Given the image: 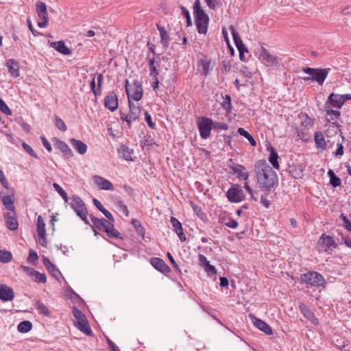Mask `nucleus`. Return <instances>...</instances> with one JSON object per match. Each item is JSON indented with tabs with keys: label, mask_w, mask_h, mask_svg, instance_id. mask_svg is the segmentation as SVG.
Masks as SVG:
<instances>
[{
	"label": "nucleus",
	"mask_w": 351,
	"mask_h": 351,
	"mask_svg": "<svg viewBox=\"0 0 351 351\" xmlns=\"http://www.w3.org/2000/svg\"><path fill=\"white\" fill-rule=\"evenodd\" d=\"M133 88L130 90V97H128V103L131 101V99H134L138 101L143 97V87L141 81L137 79L133 80L132 82Z\"/></svg>",
	"instance_id": "10"
},
{
	"label": "nucleus",
	"mask_w": 351,
	"mask_h": 351,
	"mask_svg": "<svg viewBox=\"0 0 351 351\" xmlns=\"http://www.w3.org/2000/svg\"><path fill=\"white\" fill-rule=\"evenodd\" d=\"M51 46L56 51L64 55H71V51L65 45L64 41L52 42Z\"/></svg>",
	"instance_id": "25"
},
{
	"label": "nucleus",
	"mask_w": 351,
	"mask_h": 351,
	"mask_svg": "<svg viewBox=\"0 0 351 351\" xmlns=\"http://www.w3.org/2000/svg\"><path fill=\"white\" fill-rule=\"evenodd\" d=\"M37 308L45 316L49 317L50 316V311L43 303L40 302H36Z\"/></svg>",
	"instance_id": "49"
},
{
	"label": "nucleus",
	"mask_w": 351,
	"mask_h": 351,
	"mask_svg": "<svg viewBox=\"0 0 351 351\" xmlns=\"http://www.w3.org/2000/svg\"><path fill=\"white\" fill-rule=\"evenodd\" d=\"M329 69H313L311 67H306L303 69V71L305 73L309 74L311 76H306L303 78L305 82L307 81H315L319 85H322L324 80H326Z\"/></svg>",
	"instance_id": "3"
},
{
	"label": "nucleus",
	"mask_w": 351,
	"mask_h": 351,
	"mask_svg": "<svg viewBox=\"0 0 351 351\" xmlns=\"http://www.w3.org/2000/svg\"><path fill=\"white\" fill-rule=\"evenodd\" d=\"M2 202L5 208L10 212L15 211V207L12 197L9 195L4 196L2 199Z\"/></svg>",
	"instance_id": "38"
},
{
	"label": "nucleus",
	"mask_w": 351,
	"mask_h": 351,
	"mask_svg": "<svg viewBox=\"0 0 351 351\" xmlns=\"http://www.w3.org/2000/svg\"><path fill=\"white\" fill-rule=\"evenodd\" d=\"M197 123L200 136L206 139L210 136V130L213 127V121L210 118L202 117L199 119Z\"/></svg>",
	"instance_id": "7"
},
{
	"label": "nucleus",
	"mask_w": 351,
	"mask_h": 351,
	"mask_svg": "<svg viewBox=\"0 0 351 351\" xmlns=\"http://www.w3.org/2000/svg\"><path fill=\"white\" fill-rule=\"evenodd\" d=\"M71 207L75 210L76 214L86 223H88L87 215L88 210L82 199L77 195H73L71 197Z\"/></svg>",
	"instance_id": "4"
},
{
	"label": "nucleus",
	"mask_w": 351,
	"mask_h": 351,
	"mask_svg": "<svg viewBox=\"0 0 351 351\" xmlns=\"http://www.w3.org/2000/svg\"><path fill=\"white\" fill-rule=\"evenodd\" d=\"M38 256L37 253L33 250H30L29 254L27 258V262L32 265H36L38 263Z\"/></svg>",
	"instance_id": "46"
},
{
	"label": "nucleus",
	"mask_w": 351,
	"mask_h": 351,
	"mask_svg": "<svg viewBox=\"0 0 351 351\" xmlns=\"http://www.w3.org/2000/svg\"><path fill=\"white\" fill-rule=\"evenodd\" d=\"M132 223L134 226L136 232L141 236L142 239L145 240L146 239H149L148 237H145V228L141 225L140 221L134 219L132 220Z\"/></svg>",
	"instance_id": "34"
},
{
	"label": "nucleus",
	"mask_w": 351,
	"mask_h": 351,
	"mask_svg": "<svg viewBox=\"0 0 351 351\" xmlns=\"http://www.w3.org/2000/svg\"><path fill=\"white\" fill-rule=\"evenodd\" d=\"M36 12L40 21H38V27L45 28L48 25L49 16L47 6L45 3L38 1L36 4Z\"/></svg>",
	"instance_id": "8"
},
{
	"label": "nucleus",
	"mask_w": 351,
	"mask_h": 351,
	"mask_svg": "<svg viewBox=\"0 0 351 351\" xmlns=\"http://www.w3.org/2000/svg\"><path fill=\"white\" fill-rule=\"evenodd\" d=\"M43 263L49 272L51 273L53 276L57 277L58 271L51 263L50 261L47 258H45L43 260Z\"/></svg>",
	"instance_id": "43"
},
{
	"label": "nucleus",
	"mask_w": 351,
	"mask_h": 351,
	"mask_svg": "<svg viewBox=\"0 0 351 351\" xmlns=\"http://www.w3.org/2000/svg\"><path fill=\"white\" fill-rule=\"evenodd\" d=\"M193 14L198 33L206 34L208 30L209 18L201 8L200 0L195 1Z\"/></svg>",
	"instance_id": "2"
},
{
	"label": "nucleus",
	"mask_w": 351,
	"mask_h": 351,
	"mask_svg": "<svg viewBox=\"0 0 351 351\" xmlns=\"http://www.w3.org/2000/svg\"><path fill=\"white\" fill-rule=\"evenodd\" d=\"M305 119L302 121V124L305 127L306 129H308L310 127H311L312 121L311 119L306 115H304Z\"/></svg>",
	"instance_id": "63"
},
{
	"label": "nucleus",
	"mask_w": 351,
	"mask_h": 351,
	"mask_svg": "<svg viewBox=\"0 0 351 351\" xmlns=\"http://www.w3.org/2000/svg\"><path fill=\"white\" fill-rule=\"evenodd\" d=\"M12 253L7 250H0V262L3 263H9L12 261Z\"/></svg>",
	"instance_id": "41"
},
{
	"label": "nucleus",
	"mask_w": 351,
	"mask_h": 351,
	"mask_svg": "<svg viewBox=\"0 0 351 351\" xmlns=\"http://www.w3.org/2000/svg\"><path fill=\"white\" fill-rule=\"evenodd\" d=\"M129 121L128 126H131L132 121H134L138 119L140 114L141 113V108L138 104H135L132 101L129 103Z\"/></svg>",
	"instance_id": "16"
},
{
	"label": "nucleus",
	"mask_w": 351,
	"mask_h": 351,
	"mask_svg": "<svg viewBox=\"0 0 351 351\" xmlns=\"http://www.w3.org/2000/svg\"><path fill=\"white\" fill-rule=\"evenodd\" d=\"M288 173L295 179L301 178L303 176L302 167H297L295 165H289L287 169Z\"/></svg>",
	"instance_id": "31"
},
{
	"label": "nucleus",
	"mask_w": 351,
	"mask_h": 351,
	"mask_svg": "<svg viewBox=\"0 0 351 351\" xmlns=\"http://www.w3.org/2000/svg\"><path fill=\"white\" fill-rule=\"evenodd\" d=\"M5 65L8 69V72L12 77H17L19 76L20 67L19 64L16 60L14 59H9L6 61Z\"/></svg>",
	"instance_id": "21"
},
{
	"label": "nucleus",
	"mask_w": 351,
	"mask_h": 351,
	"mask_svg": "<svg viewBox=\"0 0 351 351\" xmlns=\"http://www.w3.org/2000/svg\"><path fill=\"white\" fill-rule=\"evenodd\" d=\"M90 219L93 225L99 230H104L105 231L106 229L112 228V221L110 220L108 221L104 218L98 219L94 216H90Z\"/></svg>",
	"instance_id": "18"
},
{
	"label": "nucleus",
	"mask_w": 351,
	"mask_h": 351,
	"mask_svg": "<svg viewBox=\"0 0 351 351\" xmlns=\"http://www.w3.org/2000/svg\"><path fill=\"white\" fill-rule=\"evenodd\" d=\"M180 10H182V14L186 17V23L187 26H191L192 25V21L191 19L190 13L188 11V10L184 7L183 5L180 6Z\"/></svg>",
	"instance_id": "52"
},
{
	"label": "nucleus",
	"mask_w": 351,
	"mask_h": 351,
	"mask_svg": "<svg viewBox=\"0 0 351 351\" xmlns=\"http://www.w3.org/2000/svg\"><path fill=\"white\" fill-rule=\"evenodd\" d=\"M315 142L316 146L318 148H321L322 150L325 149L326 147V143L325 141V138L323 136V134L321 132H316L315 134Z\"/></svg>",
	"instance_id": "33"
},
{
	"label": "nucleus",
	"mask_w": 351,
	"mask_h": 351,
	"mask_svg": "<svg viewBox=\"0 0 351 351\" xmlns=\"http://www.w3.org/2000/svg\"><path fill=\"white\" fill-rule=\"evenodd\" d=\"M337 246L336 243H319L317 248L319 251H324L330 254L332 249L335 248Z\"/></svg>",
	"instance_id": "37"
},
{
	"label": "nucleus",
	"mask_w": 351,
	"mask_h": 351,
	"mask_svg": "<svg viewBox=\"0 0 351 351\" xmlns=\"http://www.w3.org/2000/svg\"><path fill=\"white\" fill-rule=\"evenodd\" d=\"M330 184L333 186V187H337V186H339L341 184V179L336 176V175L335 176H333L332 178H331L330 179Z\"/></svg>",
	"instance_id": "58"
},
{
	"label": "nucleus",
	"mask_w": 351,
	"mask_h": 351,
	"mask_svg": "<svg viewBox=\"0 0 351 351\" xmlns=\"http://www.w3.org/2000/svg\"><path fill=\"white\" fill-rule=\"evenodd\" d=\"M90 88H91V90L92 92L93 93V94L95 95V96H97V95H100L101 93V88L99 89V87L97 86V88H96L95 87V77L93 78L92 81L90 82Z\"/></svg>",
	"instance_id": "56"
},
{
	"label": "nucleus",
	"mask_w": 351,
	"mask_h": 351,
	"mask_svg": "<svg viewBox=\"0 0 351 351\" xmlns=\"http://www.w3.org/2000/svg\"><path fill=\"white\" fill-rule=\"evenodd\" d=\"M70 143L80 154H84L87 151V145L80 140L71 138Z\"/></svg>",
	"instance_id": "27"
},
{
	"label": "nucleus",
	"mask_w": 351,
	"mask_h": 351,
	"mask_svg": "<svg viewBox=\"0 0 351 351\" xmlns=\"http://www.w3.org/2000/svg\"><path fill=\"white\" fill-rule=\"evenodd\" d=\"M208 7L210 9L215 10L217 6L221 5L220 0H205Z\"/></svg>",
	"instance_id": "54"
},
{
	"label": "nucleus",
	"mask_w": 351,
	"mask_h": 351,
	"mask_svg": "<svg viewBox=\"0 0 351 351\" xmlns=\"http://www.w3.org/2000/svg\"><path fill=\"white\" fill-rule=\"evenodd\" d=\"M32 328V324L29 321H23L18 326V330L21 332H27Z\"/></svg>",
	"instance_id": "42"
},
{
	"label": "nucleus",
	"mask_w": 351,
	"mask_h": 351,
	"mask_svg": "<svg viewBox=\"0 0 351 351\" xmlns=\"http://www.w3.org/2000/svg\"><path fill=\"white\" fill-rule=\"evenodd\" d=\"M194 213L196 214V215L201 219L204 220V219L206 218V214L202 210V208L193 202H191L190 203Z\"/></svg>",
	"instance_id": "39"
},
{
	"label": "nucleus",
	"mask_w": 351,
	"mask_h": 351,
	"mask_svg": "<svg viewBox=\"0 0 351 351\" xmlns=\"http://www.w3.org/2000/svg\"><path fill=\"white\" fill-rule=\"evenodd\" d=\"M74 325L82 332L86 335L91 336L93 334L92 330L88 323V321L84 317L82 319L76 320L74 322Z\"/></svg>",
	"instance_id": "20"
},
{
	"label": "nucleus",
	"mask_w": 351,
	"mask_h": 351,
	"mask_svg": "<svg viewBox=\"0 0 351 351\" xmlns=\"http://www.w3.org/2000/svg\"><path fill=\"white\" fill-rule=\"evenodd\" d=\"M228 126L223 122H213V129L228 130Z\"/></svg>",
	"instance_id": "59"
},
{
	"label": "nucleus",
	"mask_w": 351,
	"mask_h": 351,
	"mask_svg": "<svg viewBox=\"0 0 351 351\" xmlns=\"http://www.w3.org/2000/svg\"><path fill=\"white\" fill-rule=\"evenodd\" d=\"M149 66L150 69V75L154 77H156L158 74V71L156 69V66L154 64V58H149Z\"/></svg>",
	"instance_id": "50"
},
{
	"label": "nucleus",
	"mask_w": 351,
	"mask_h": 351,
	"mask_svg": "<svg viewBox=\"0 0 351 351\" xmlns=\"http://www.w3.org/2000/svg\"><path fill=\"white\" fill-rule=\"evenodd\" d=\"M227 197L231 202H240L244 197V193L239 185H234L227 191Z\"/></svg>",
	"instance_id": "9"
},
{
	"label": "nucleus",
	"mask_w": 351,
	"mask_h": 351,
	"mask_svg": "<svg viewBox=\"0 0 351 351\" xmlns=\"http://www.w3.org/2000/svg\"><path fill=\"white\" fill-rule=\"evenodd\" d=\"M229 162L231 163L229 165L230 169L232 171L233 173L237 175L240 180H247L248 179L249 174L245 171L244 166L233 162L232 159H230Z\"/></svg>",
	"instance_id": "12"
},
{
	"label": "nucleus",
	"mask_w": 351,
	"mask_h": 351,
	"mask_svg": "<svg viewBox=\"0 0 351 351\" xmlns=\"http://www.w3.org/2000/svg\"><path fill=\"white\" fill-rule=\"evenodd\" d=\"M301 281L311 286L320 287L325 284L324 277L316 271H308L301 275Z\"/></svg>",
	"instance_id": "5"
},
{
	"label": "nucleus",
	"mask_w": 351,
	"mask_h": 351,
	"mask_svg": "<svg viewBox=\"0 0 351 351\" xmlns=\"http://www.w3.org/2000/svg\"><path fill=\"white\" fill-rule=\"evenodd\" d=\"M244 189L250 193L251 195V197L254 199L255 201H257L258 199L254 196V193H256V192H254L251 187L249 186L247 182H245L244 184Z\"/></svg>",
	"instance_id": "61"
},
{
	"label": "nucleus",
	"mask_w": 351,
	"mask_h": 351,
	"mask_svg": "<svg viewBox=\"0 0 351 351\" xmlns=\"http://www.w3.org/2000/svg\"><path fill=\"white\" fill-rule=\"evenodd\" d=\"M258 188L263 192L269 193L274 191L278 185L276 172L265 160H260L254 165Z\"/></svg>",
	"instance_id": "1"
},
{
	"label": "nucleus",
	"mask_w": 351,
	"mask_h": 351,
	"mask_svg": "<svg viewBox=\"0 0 351 351\" xmlns=\"http://www.w3.org/2000/svg\"><path fill=\"white\" fill-rule=\"evenodd\" d=\"M230 29L231 31L235 45L239 52L240 59L241 60L244 61V52H247V49L245 47L242 40L241 39L239 33L236 31L232 25L230 26Z\"/></svg>",
	"instance_id": "11"
},
{
	"label": "nucleus",
	"mask_w": 351,
	"mask_h": 351,
	"mask_svg": "<svg viewBox=\"0 0 351 351\" xmlns=\"http://www.w3.org/2000/svg\"><path fill=\"white\" fill-rule=\"evenodd\" d=\"M53 187L59 193V195L63 198L64 202L67 203L69 202V197L67 196L66 193L61 188V186L57 183H53Z\"/></svg>",
	"instance_id": "44"
},
{
	"label": "nucleus",
	"mask_w": 351,
	"mask_h": 351,
	"mask_svg": "<svg viewBox=\"0 0 351 351\" xmlns=\"http://www.w3.org/2000/svg\"><path fill=\"white\" fill-rule=\"evenodd\" d=\"M0 182L5 188H8V182L2 170L0 169Z\"/></svg>",
	"instance_id": "62"
},
{
	"label": "nucleus",
	"mask_w": 351,
	"mask_h": 351,
	"mask_svg": "<svg viewBox=\"0 0 351 351\" xmlns=\"http://www.w3.org/2000/svg\"><path fill=\"white\" fill-rule=\"evenodd\" d=\"M158 29L160 32L161 43L163 46L167 47L169 43V36L167 32L165 30L164 27L159 26L157 25Z\"/></svg>",
	"instance_id": "35"
},
{
	"label": "nucleus",
	"mask_w": 351,
	"mask_h": 351,
	"mask_svg": "<svg viewBox=\"0 0 351 351\" xmlns=\"http://www.w3.org/2000/svg\"><path fill=\"white\" fill-rule=\"evenodd\" d=\"M278 155L276 150L271 147V152L269 157V161L272 165L273 167L275 169H279V164H278Z\"/></svg>",
	"instance_id": "36"
},
{
	"label": "nucleus",
	"mask_w": 351,
	"mask_h": 351,
	"mask_svg": "<svg viewBox=\"0 0 351 351\" xmlns=\"http://www.w3.org/2000/svg\"><path fill=\"white\" fill-rule=\"evenodd\" d=\"M151 263L156 269L161 272L164 273L169 270V267L165 264L164 261L159 258H152Z\"/></svg>",
	"instance_id": "30"
},
{
	"label": "nucleus",
	"mask_w": 351,
	"mask_h": 351,
	"mask_svg": "<svg viewBox=\"0 0 351 351\" xmlns=\"http://www.w3.org/2000/svg\"><path fill=\"white\" fill-rule=\"evenodd\" d=\"M105 232H106V234H108V236L110 238H117V239H122V237H121L120 233L118 231H117L116 230H114V226L112 223V228H110L109 229H106L105 230Z\"/></svg>",
	"instance_id": "47"
},
{
	"label": "nucleus",
	"mask_w": 351,
	"mask_h": 351,
	"mask_svg": "<svg viewBox=\"0 0 351 351\" xmlns=\"http://www.w3.org/2000/svg\"><path fill=\"white\" fill-rule=\"evenodd\" d=\"M104 106L110 111L114 112L118 107V98L114 91L108 93L104 99Z\"/></svg>",
	"instance_id": "13"
},
{
	"label": "nucleus",
	"mask_w": 351,
	"mask_h": 351,
	"mask_svg": "<svg viewBox=\"0 0 351 351\" xmlns=\"http://www.w3.org/2000/svg\"><path fill=\"white\" fill-rule=\"evenodd\" d=\"M94 182L103 190H112L113 185L108 180L99 176H94L93 177Z\"/></svg>",
	"instance_id": "22"
},
{
	"label": "nucleus",
	"mask_w": 351,
	"mask_h": 351,
	"mask_svg": "<svg viewBox=\"0 0 351 351\" xmlns=\"http://www.w3.org/2000/svg\"><path fill=\"white\" fill-rule=\"evenodd\" d=\"M260 60L267 66L277 67L279 66L278 58L271 53L263 46L261 47Z\"/></svg>",
	"instance_id": "6"
},
{
	"label": "nucleus",
	"mask_w": 351,
	"mask_h": 351,
	"mask_svg": "<svg viewBox=\"0 0 351 351\" xmlns=\"http://www.w3.org/2000/svg\"><path fill=\"white\" fill-rule=\"evenodd\" d=\"M145 118L148 126L153 129L155 126V124L152 121L151 115L146 111L145 112Z\"/></svg>",
	"instance_id": "60"
},
{
	"label": "nucleus",
	"mask_w": 351,
	"mask_h": 351,
	"mask_svg": "<svg viewBox=\"0 0 351 351\" xmlns=\"http://www.w3.org/2000/svg\"><path fill=\"white\" fill-rule=\"evenodd\" d=\"M171 223L172 226L174 228V231L177 233L180 241H185L186 237L183 232L181 223L178 221V219H176L174 217H171Z\"/></svg>",
	"instance_id": "23"
},
{
	"label": "nucleus",
	"mask_w": 351,
	"mask_h": 351,
	"mask_svg": "<svg viewBox=\"0 0 351 351\" xmlns=\"http://www.w3.org/2000/svg\"><path fill=\"white\" fill-rule=\"evenodd\" d=\"M222 107L226 110L227 112H230L232 109L231 98L229 95H226L223 101L221 104Z\"/></svg>",
	"instance_id": "48"
},
{
	"label": "nucleus",
	"mask_w": 351,
	"mask_h": 351,
	"mask_svg": "<svg viewBox=\"0 0 351 351\" xmlns=\"http://www.w3.org/2000/svg\"><path fill=\"white\" fill-rule=\"evenodd\" d=\"M45 226V224L42 217L40 215L38 216L37 219V232L39 239L43 240V241H45L46 240Z\"/></svg>",
	"instance_id": "29"
},
{
	"label": "nucleus",
	"mask_w": 351,
	"mask_h": 351,
	"mask_svg": "<svg viewBox=\"0 0 351 351\" xmlns=\"http://www.w3.org/2000/svg\"><path fill=\"white\" fill-rule=\"evenodd\" d=\"M55 146L57 149H60L65 156L71 157L73 156V152L64 141L56 139Z\"/></svg>",
	"instance_id": "26"
},
{
	"label": "nucleus",
	"mask_w": 351,
	"mask_h": 351,
	"mask_svg": "<svg viewBox=\"0 0 351 351\" xmlns=\"http://www.w3.org/2000/svg\"><path fill=\"white\" fill-rule=\"evenodd\" d=\"M250 318L251 319L252 322H253L254 325L258 328L259 330H262L267 335H271L272 334V329L264 321L256 317L254 315L250 314L249 315Z\"/></svg>",
	"instance_id": "14"
},
{
	"label": "nucleus",
	"mask_w": 351,
	"mask_h": 351,
	"mask_svg": "<svg viewBox=\"0 0 351 351\" xmlns=\"http://www.w3.org/2000/svg\"><path fill=\"white\" fill-rule=\"evenodd\" d=\"M299 308L303 315L314 324H318V319L314 314L308 309V308L303 303H300Z\"/></svg>",
	"instance_id": "24"
},
{
	"label": "nucleus",
	"mask_w": 351,
	"mask_h": 351,
	"mask_svg": "<svg viewBox=\"0 0 351 351\" xmlns=\"http://www.w3.org/2000/svg\"><path fill=\"white\" fill-rule=\"evenodd\" d=\"M4 218L6 226L10 230H15L18 228V221L16 216V211L4 213Z\"/></svg>",
	"instance_id": "15"
},
{
	"label": "nucleus",
	"mask_w": 351,
	"mask_h": 351,
	"mask_svg": "<svg viewBox=\"0 0 351 351\" xmlns=\"http://www.w3.org/2000/svg\"><path fill=\"white\" fill-rule=\"evenodd\" d=\"M238 133L241 135V136H243L244 137H245L250 142V143L252 145V146H256V141L254 139V138L252 137V136L248 133L247 131H245L243 128H239L238 129Z\"/></svg>",
	"instance_id": "40"
},
{
	"label": "nucleus",
	"mask_w": 351,
	"mask_h": 351,
	"mask_svg": "<svg viewBox=\"0 0 351 351\" xmlns=\"http://www.w3.org/2000/svg\"><path fill=\"white\" fill-rule=\"evenodd\" d=\"M93 204L97 207V208L100 210L108 219L111 221H114V217L101 204V203L97 199H93Z\"/></svg>",
	"instance_id": "32"
},
{
	"label": "nucleus",
	"mask_w": 351,
	"mask_h": 351,
	"mask_svg": "<svg viewBox=\"0 0 351 351\" xmlns=\"http://www.w3.org/2000/svg\"><path fill=\"white\" fill-rule=\"evenodd\" d=\"M14 297V293L12 288L0 285V300L3 301H11Z\"/></svg>",
	"instance_id": "19"
},
{
	"label": "nucleus",
	"mask_w": 351,
	"mask_h": 351,
	"mask_svg": "<svg viewBox=\"0 0 351 351\" xmlns=\"http://www.w3.org/2000/svg\"><path fill=\"white\" fill-rule=\"evenodd\" d=\"M344 104V99L341 95L331 93L328 97L325 105H329L330 107L340 108Z\"/></svg>",
	"instance_id": "17"
},
{
	"label": "nucleus",
	"mask_w": 351,
	"mask_h": 351,
	"mask_svg": "<svg viewBox=\"0 0 351 351\" xmlns=\"http://www.w3.org/2000/svg\"><path fill=\"white\" fill-rule=\"evenodd\" d=\"M34 277V280L38 283H45L46 282L47 278L45 274H41L37 271H34L32 276Z\"/></svg>",
	"instance_id": "45"
},
{
	"label": "nucleus",
	"mask_w": 351,
	"mask_h": 351,
	"mask_svg": "<svg viewBox=\"0 0 351 351\" xmlns=\"http://www.w3.org/2000/svg\"><path fill=\"white\" fill-rule=\"evenodd\" d=\"M73 314L76 320L82 319L85 317V315L82 313V311L75 306H73Z\"/></svg>",
	"instance_id": "57"
},
{
	"label": "nucleus",
	"mask_w": 351,
	"mask_h": 351,
	"mask_svg": "<svg viewBox=\"0 0 351 351\" xmlns=\"http://www.w3.org/2000/svg\"><path fill=\"white\" fill-rule=\"evenodd\" d=\"M22 146H23V149H25V151L26 152H27L30 156H32V157L36 158H38L37 154L34 152L33 149L28 144L23 142L22 143Z\"/></svg>",
	"instance_id": "55"
},
{
	"label": "nucleus",
	"mask_w": 351,
	"mask_h": 351,
	"mask_svg": "<svg viewBox=\"0 0 351 351\" xmlns=\"http://www.w3.org/2000/svg\"><path fill=\"white\" fill-rule=\"evenodd\" d=\"M341 218H342L343 221V226H344V227H345L347 230H351V221H350L348 219V218H347L346 216L343 215H341Z\"/></svg>",
	"instance_id": "64"
},
{
	"label": "nucleus",
	"mask_w": 351,
	"mask_h": 351,
	"mask_svg": "<svg viewBox=\"0 0 351 351\" xmlns=\"http://www.w3.org/2000/svg\"><path fill=\"white\" fill-rule=\"evenodd\" d=\"M324 110L326 112V117L328 122L338 119L341 115L339 111L332 110L329 105H325Z\"/></svg>",
	"instance_id": "28"
},
{
	"label": "nucleus",
	"mask_w": 351,
	"mask_h": 351,
	"mask_svg": "<svg viewBox=\"0 0 351 351\" xmlns=\"http://www.w3.org/2000/svg\"><path fill=\"white\" fill-rule=\"evenodd\" d=\"M0 110L7 115H11L12 114V110L1 98H0Z\"/></svg>",
	"instance_id": "51"
},
{
	"label": "nucleus",
	"mask_w": 351,
	"mask_h": 351,
	"mask_svg": "<svg viewBox=\"0 0 351 351\" xmlns=\"http://www.w3.org/2000/svg\"><path fill=\"white\" fill-rule=\"evenodd\" d=\"M55 120H56V125L59 128V130H60L63 132L66 130V129H67L66 125L61 118H60L58 116H56Z\"/></svg>",
	"instance_id": "53"
}]
</instances>
